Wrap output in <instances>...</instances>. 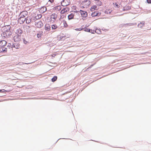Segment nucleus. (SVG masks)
<instances>
[{
	"mask_svg": "<svg viewBox=\"0 0 151 151\" xmlns=\"http://www.w3.org/2000/svg\"><path fill=\"white\" fill-rule=\"evenodd\" d=\"M28 14L27 11H23L21 12L19 15V17L18 19V23L20 24H23L25 21V17Z\"/></svg>",
	"mask_w": 151,
	"mask_h": 151,
	"instance_id": "nucleus-1",
	"label": "nucleus"
},
{
	"mask_svg": "<svg viewBox=\"0 0 151 151\" xmlns=\"http://www.w3.org/2000/svg\"><path fill=\"white\" fill-rule=\"evenodd\" d=\"M11 27L10 25H7L5 27L4 29V34H6V36H4L5 37H8L10 35H11V32H10Z\"/></svg>",
	"mask_w": 151,
	"mask_h": 151,
	"instance_id": "nucleus-2",
	"label": "nucleus"
},
{
	"mask_svg": "<svg viewBox=\"0 0 151 151\" xmlns=\"http://www.w3.org/2000/svg\"><path fill=\"white\" fill-rule=\"evenodd\" d=\"M91 1L89 0H85L82 1L81 5H82L83 7L87 8L91 4Z\"/></svg>",
	"mask_w": 151,
	"mask_h": 151,
	"instance_id": "nucleus-3",
	"label": "nucleus"
},
{
	"mask_svg": "<svg viewBox=\"0 0 151 151\" xmlns=\"http://www.w3.org/2000/svg\"><path fill=\"white\" fill-rule=\"evenodd\" d=\"M32 16L33 19L36 21L41 18L42 17V15L41 14H37L33 13L32 14Z\"/></svg>",
	"mask_w": 151,
	"mask_h": 151,
	"instance_id": "nucleus-4",
	"label": "nucleus"
},
{
	"mask_svg": "<svg viewBox=\"0 0 151 151\" xmlns=\"http://www.w3.org/2000/svg\"><path fill=\"white\" fill-rule=\"evenodd\" d=\"M57 17V15L55 13L52 14L50 16V20L51 22H54Z\"/></svg>",
	"mask_w": 151,
	"mask_h": 151,
	"instance_id": "nucleus-5",
	"label": "nucleus"
},
{
	"mask_svg": "<svg viewBox=\"0 0 151 151\" xmlns=\"http://www.w3.org/2000/svg\"><path fill=\"white\" fill-rule=\"evenodd\" d=\"M70 0H63L61 3V5L63 6H67L70 4Z\"/></svg>",
	"mask_w": 151,
	"mask_h": 151,
	"instance_id": "nucleus-6",
	"label": "nucleus"
},
{
	"mask_svg": "<svg viewBox=\"0 0 151 151\" xmlns=\"http://www.w3.org/2000/svg\"><path fill=\"white\" fill-rule=\"evenodd\" d=\"M21 38V36L15 34V35L13 37L14 40L15 42H18L19 41Z\"/></svg>",
	"mask_w": 151,
	"mask_h": 151,
	"instance_id": "nucleus-7",
	"label": "nucleus"
},
{
	"mask_svg": "<svg viewBox=\"0 0 151 151\" xmlns=\"http://www.w3.org/2000/svg\"><path fill=\"white\" fill-rule=\"evenodd\" d=\"M131 6L129 5H127L123 8L122 10L123 11H128L131 9Z\"/></svg>",
	"mask_w": 151,
	"mask_h": 151,
	"instance_id": "nucleus-8",
	"label": "nucleus"
},
{
	"mask_svg": "<svg viewBox=\"0 0 151 151\" xmlns=\"http://www.w3.org/2000/svg\"><path fill=\"white\" fill-rule=\"evenodd\" d=\"M69 11V9L68 8L66 7L63 8L61 11L60 13L62 14L67 13Z\"/></svg>",
	"mask_w": 151,
	"mask_h": 151,
	"instance_id": "nucleus-9",
	"label": "nucleus"
},
{
	"mask_svg": "<svg viewBox=\"0 0 151 151\" xmlns=\"http://www.w3.org/2000/svg\"><path fill=\"white\" fill-rule=\"evenodd\" d=\"M80 12L82 17H86L87 16L88 14L86 12L82 10H80Z\"/></svg>",
	"mask_w": 151,
	"mask_h": 151,
	"instance_id": "nucleus-10",
	"label": "nucleus"
},
{
	"mask_svg": "<svg viewBox=\"0 0 151 151\" xmlns=\"http://www.w3.org/2000/svg\"><path fill=\"white\" fill-rule=\"evenodd\" d=\"M7 44L6 41L4 40L0 41V47H4Z\"/></svg>",
	"mask_w": 151,
	"mask_h": 151,
	"instance_id": "nucleus-11",
	"label": "nucleus"
},
{
	"mask_svg": "<svg viewBox=\"0 0 151 151\" xmlns=\"http://www.w3.org/2000/svg\"><path fill=\"white\" fill-rule=\"evenodd\" d=\"M36 27L37 28H41L43 26V24L41 21H39L35 24Z\"/></svg>",
	"mask_w": 151,
	"mask_h": 151,
	"instance_id": "nucleus-12",
	"label": "nucleus"
},
{
	"mask_svg": "<svg viewBox=\"0 0 151 151\" xmlns=\"http://www.w3.org/2000/svg\"><path fill=\"white\" fill-rule=\"evenodd\" d=\"M26 23L29 24L32 21V18L30 16H28L25 19Z\"/></svg>",
	"mask_w": 151,
	"mask_h": 151,
	"instance_id": "nucleus-13",
	"label": "nucleus"
},
{
	"mask_svg": "<svg viewBox=\"0 0 151 151\" xmlns=\"http://www.w3.org/2000/svg\"><path fill=\"white\" fill-rule=\"evenodd\" d=\"M15 34L21 36L22 33V30L20 28L17 29L15 32Z\"/></svg>",
	"mask_w": 151,
	"mask_h": 151,
	"instance_id": "nucleus-14",
	"label": "nucleus"
},
{
	"mask_svg": "<svg viewBox=\"0 0 151 151\" xmlns=\"http://www.w3.org/2000/svg\"><path fill=\"white\" fill-rule=\"evenodd\" d=\"M7 49L4 47H0V53H5L7 52Z\"/></svg>",
	"mask_w": 151,
	"mask_h": 151,
	"instance_id": "nucleus-15",
	"label": "nucleus"
},
{
	"mask_svg": "<svg viewBox=\"0 0 151 151\" xmlns=\"http://www.w3.org/2000/svg\"><path fill=\"white\" fill-rule=\"evenodd\" d=\"M45 29L47 31H49L50 29V26L49 24H46L45 27Z\"/></svg>",
	"mask_w": 151,
	"mask_h": 151,
	"instance_id": "nucleus-16",
	"label": "nucleus"
},
{
	"mask_svg": "<svg viewBox=\"0 0 151 151\" xmlns=\"http://www.w3.org/2000/svg\"><path fill=\"white\" fill-rule=\"evenodd\" d=\"M74 14L73 13H71L70 15H68V18L69 20H71L73 19H74ZM76 19V18H75Z\"/></svg>",
	"mask_w": 151,
	"mask_h": 151,
	"instance_id": "nucleus-17",
	"label": "nucleus"
},
{
	"mask_svg": "<svg viewBox=\"0 0 151 151\" xmlns=\"http://www.w3.org/2000/svg\"><path fill=\"white\" fill-rule=\"evenodd\" d=\"M145 25V23L144 22H140L138 25V26L140 28H142Z\"/></svg>",
	"mask_w": 151,
	"mask_h": 151,
	"instance_id": "nucleus-18",
	"label": "nucleus"
},
{
	"mask_svg": "<svg viewBox=\"0 0 151 151\" xmlns=\"http://www.w3.org/2000/svg\"><path fill=\"white\" fill-rule=\"evenodd\" d=\"M13 47L16 49H19V48L20 45L19 44L15 43L13 45Z\"/></svg>",
	"mask_w": 151,
	"mask_h": 151,
	"instance_id": "nucleus-19",
	"label": "nucleus"
},
{
	"mask_svg": "<svg viewBox=\"0 0 151 151\" xmlns=\"http://www.w3.org/2000/svg\"><path fill=\"white\" fill-rule=\"evenodd\" d=\"M99 13L97 12H94L92 13L91 14V15L93 17H95L98 16Z\"/></svg>",
	"mask_w": 151,
	"mask_h": 151,
	"instance_id": "nucleus-20",
	"label": "nucleus"
},
{
	"mask_svg": "<svg viewBox=\"0 0 151 151\" xmlns=\"http://www.w3.org/2000/svg\"><path fill=\"white\" fill-rule=\"evenodd\" d=\"M97 8V6L96 5H93L91 6L90 8V10L91 11H94Z\"/></svg>",
	"mask_w": 151,
	"mask_h": 151,
	"instance_id": "nucleus-21",
	"label": "nucleus"
},
{
	"mask_svg": "<svg viewBox=\"0 0 151 151\" xmlns=\"http://www.w3.org/2000/svg\"><path fill=\"white\" fill-rule=\"evenodd\" d=\"M113 5L114 7L118 8L119 7V6L118 3L116 2L114 3L113 4Z\"/></svg>",
	"mask_w": 151,
	"mask_h": 151,
	"instance_id": "nucleus-22",
	"label": "nucleus"
},
{
	"mask_svg": "<svg viewBox=\"0 0 151 151\" xmlns=\"http://www.w3.org/2000/svg\"><path fill=\"white\" fill-rule=\"evenodd\" d=\"M58 28V26L56 24H53L52 25V29H56Z\"/></svg>",
	"mask_w": 151,
	"mask_h": 151,
	"instance_id": "nucleus-23",
	"label": "nucleus"
},
{
	"mask_svg": "<svg viewBox=\"0 0 151 151\" xmlns=\"http://www.w3.org/2000/svg\"><path fill=\"white\" fill-rule=\"evenodd\" d=\"M57 76H55L52 79V82H54L57 80Z\"/></svg>",
	"mask_w": 151,
	"mask_h": 151,
	"instance_id": "nucleus-24",
	"label": "nucleus"
},
{
	"mask_svg": "<svg viewBox=\"0 0 151 151\" xmlns=\"http://www.w3.org/2000/svg\"><path fill=\"white\" fill-rule=\"evenodd\" d=\"M63 26L65 28H67L68 27V25L66 21H65L63 22Z\"/></svg>",
	"mask_w": 151,
	"mask_h": 151,
	"instance_id": "nucleus-25",
	"label": "nucleus"
},
{
	"mask_svg": "<svg viewBox=\"0 0 151 151\" xmlns=\"http://www.w3.org/2000/svg\"><path fill=\"white\" fill-rule=\"evenodd\" d=\"M42 9H43V10L42 11H41V12H42L44 13V12H45L46 11L47 9H46V7H43V8H42L41 9V10H42Z\"/></svg>",
	"mask_w": 151,
	"mask_h": 151,
	"instance_id": "nucleus-26",
	"label": "nucleus"
},
{
	"mask_svg": "<svg viewBox=\"0 0 151 151\" xmlns=\"http://www.w3.org/2000/svg\"><path fill=\"white\" fill-rule=\"evenodd\" d=\"M55 9L60 10L61 9V6H56L55 7Z\"/></svg>",
	"mask_w": 151,
	"mask_h": 151,
	"instance_id": "nucleus-27",
	"label": "nucleus"
},
{
	"mask_svg": "<svg viewBox=\"0 0 151 151\" xmlns=\"http://www.w3.org/2000/svg\"><path fill=\"white\" fill-rule=\"evenodd\" d=\"M98 4H97V5H99V6H101L102 5V3L101 1H98Z\"/></svg>",
	"mask_w": 151,
	"mask_h": 151,
	"instance_id": "nucleus-28",
	"label": "nucleus"
},
{
	"mask_svg": "<svg viewBox=\"0 0 151 151\" xmlns=\"http://www.w3.org/2000/svg\"><path fill=\"white\" fill-rule=\"evenodd\" d=\"M84 31L86 32H90V29H88L87 28H85L84 29Z\"/></svg>",
	"mask_w": 151,
	"mask_h": 151,
	"instance_id": "nucleus-29",
	"label": "nucleus"
},
{
	"mask_svg": "<svg viewBox=\"0 0 151 151\" xmlns=\"http://www.w3.org/2000/svg\"><path fill=\"white\" fill-rule=\"evenodd\" d=\"M83 29L82 28H79L76 29H75V30L76 31H81V30H82Z\"/></svg>",
	"mask_w": 151,
	"mask_h": 151,
	"instance_id": "nucleus-30",
	"label": "nucleus"
},
{
	"mask_svg": "<svg viewBox=\"0 0 151 151\" xmlns=\"http://www.w3.org/2000/svg\"><path fill=\"white\" fill-rule=\"evenodd\" d=\"M147 2L148 4H151V0H147Z\"/></svg>",
	"mask_w": 151,
	"mask_h": 151,
	"instance_id": "nucleus-31",
	"label": "nucleus"
},
{
	"mask_svg": "<svg viewBox=\"0 0 151 151\" xmlns=\"http://www.w3.org/2000/svg\"><path fill=\"white\" fill-rule=\"evenodd\" d=\"M61 37L60 35H58V36L57 37V38H58V39H59V38L61 39Z\"/></svg>",
	"mask_w": 151,
	"mask_h": 151,
	"instance_id": "nucleus-32",
	"label": "nucleus"
},
{
	"mask_svg": "<svg viewBox=\"0 0 151 151\" xmlns=\"http://www.w3.org/2000/svg\"><path fill=\"white\" fill-rule=\"evenodd\" d=\"M5 91H6L4 89H3L2 90H0V92H1V91H2L3 92H4Z\"/></svg>",
	"mask_w": 151,
	"mask_h": 151,
	"instance_id": "nucleus-33",
	"label": "nucleus"
},
{
	"mask_svg": "<svg viewBox=\"0 0 151 151\" xmlns=\"http://www.w3.org/2000/svg\"><path fill=\"white\" fill-rule=\"evenodd\" d=\"M54 0H49V1H50L51 3H52L53 2Z\"/></svg>",
	"mask_w": 151,
	"mask_h": 151,
	"instance_id": "nucleus-34",
	"label": "nucleus"
},
{
	"mask_svg": "<svg viewBox=\"0 0 151 151\" xmlns=\"http://www.w3.org/2000/svg\"><path fill=\"white\" fill-rule=\"evenodd\" d=\"M97 30H96V32Z\"/></svg>",
	"mask_w": 151,
	"mask_h": 151,
	"instance_id": "nucleus-35",
	"label": "nucleus"
}]
</instances>
